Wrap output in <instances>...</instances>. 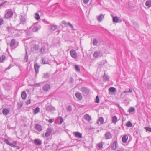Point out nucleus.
<instances>
[{"instance_id": "f257e3e1", "label": "nucleus", "mask_w": 151, "mask_h": 151, "mask_svg": "<svg viewBox=\"0 0 151 151\" xmlns=\"http://www.w3.org/2000/svg\"><path fill=\"white\" fill-rule=\"evenodd\" d=\"M43 47H42L40 49V52L41 53H45L48 51V45L46 43L42 44Z\"/></svg>"}, {"instance_id": "f03ea898", "label": "nucleus", "mask_w": 151, "mask_h": 151, "mask_svg": "<svg viewBox=\"0 0 151 151\" xmlns=\"http://www.w3.org/2000/svg\"><path fill=\"white\" fill-rule=\"evenodd\" d=\"M6 11V13L5 15V17L7 19L12 17L13 15V12L10 10H7Z\"/></svg>"}, {"instance_id": "7ed1b4c3", "label": "nucleus", "mask_w": 151, "mask_h": 151, "mask_svg": "<svg viewBox=\"0 0 151 151\" xmlns=\"http://www.w3.org/2000/svg\"><path fill=\"white\" fill-rule=\"evenodd\" d=\"M50 88L49 84H45L42 87V89L45 92L48 91Z\"/></svg>"}, {"instance_id": "20e7f679", "label": "nucleus", "mask_w": 151, "mask_h": 151, "mask_svg": "<svg viewBox=\"0 0 151 151\" xmlns=\"http://www.w3.org/2000/svg\"><path fill=\"white\" fill-rule=\"evenodd\" d=\"M32 35V32L30 29H27L26 32V37L28 39L31 37Z\"/></svg>"}, {"instance_id": "39448f33", "label": "nucleus", "mask_w": 151, "mask_h": 151, "mask_svg": "<svg viewBox=\"0 0 151 151\" xmlns=\"http://www.w3.org/2000/svg\"><path fill=\"white\" fill-rule=\"evenodd\" d=\"M70 54L71 57L73 58H77V54L75 50H70Z\"/></svg>"}, {"instance_id": "423d86ee", "label": "nucleus", "mask_w": 151, "mask_h": 151, "mask_svg": "<svg viewBox=\"0 0 151 151\" xmlns=\"http://www.w3.org/2000/svg\"><path fill=\"white\" fill-rule=\"evenodd\" d=\"M73 134L76 138H81L82 137V134L78 131L74 132Z\"/></svg>"}, {"instance_id": "0eeeda50", "label": "nucleus", "mask_w": 151, "mask_h": 151, "mask_svg": "<svg viewBox=\"0 0 151 151\" xmlns=\"http://www.w3.org/2000/svg\"><path fill=\"white\" fill-rule=\"evenodd\" d=\"M20 23L23 24H24L26 23V19L22 15L20 16Z\"/></svg>"}, {"instance_id": "6e6552de", "label": "nucleus", "mask_w": 151, "mask_h": 151, "mask_svg": "<svg viewBox=\"0 0 151 151\" xmlns=\"http://www.w3.org/2000/svg\"><path fill=\"white\" fill-rule=\"evenodd\" d=\"M52 132V129L51 128H48L47 129L45 134V136L46 137H49Z\"/></svg>"}, {"instance_id": "1a4fd4ad", "label": "nucleus", "mask_w": 151, "mask_h": 151, "mask_svg": "<svg viewBox=\"0 0 151 151\" xmlns=\"http://www.w3.org/2000/svg\"><path fill=\"white\" fill-rule=\"evenodd\" d=\"M46 109L48 111L52 112L55 110V108L51 105H49L46 107Z\"/></svg>"}, {"instance_id": "9d476101", "label": "nucleus", "mask_w": 151, "mask_h": 151, "mask_svg": "<svg viewBox=\"0 0 151 151\" xmlns=\"http://www.w3.org/2000/svg\"><path fill=\"white\" fill-rule=\"evenodd\" d=\"M104 17V15L101 14L96 17L98 21L99 22H101Z\"/></svg>"}, {"instance_id": "9b49d317", "label": "nucleus", "mask_w": 151, "mask_h": 151, "mask_svg": "<svg viewBox=\"0 0 151 151\" xmlns=\"http://www.w3.org/2000/svg\"><path fill=\"white\" fill-rule=\"evenodd\" d=\"M34 143L36 145H41L42 141L39 139H36L34 140Z\"/></svg>"}, {"instance_id": "f8f14e48", "label": "nucleus", "mask_w": 151, "mask_h": 151, "mask_svg": "<svg viewBox=\"0 0 151 151\" xmlns=\"http://www.w3.org/2000/svg\"><path fill=\"white\" fill-rule=\"evenodd\" d=\"M81 91L86 94H88L89 91V90L87 88L84 87L81 88Z\"/></svg>"}, {"instance_id": "ddd939ff", "label": "nucleus", "mask_w": 151, "mask_h": 151, "mask_svg": "<svg viewBox=\"0 0 151 151\" xmlns=\"http://www.w3.org/2000/svg\"><path fill=\"white\" fill-rule=\"evenodd\" d=\"M105 137L106 139H109L111 138L112 137L111 134L109 132H107L105 134Z\"/></svg>"}, {"instance_id": "4468645a", "label": "nucleus", "mask_w": 151, "mask_h": 151, "mask_svg": "<svg viewBox=\"0 0 151 151\" xmlns=\"http://www.w3.org/2000/svg\"><path fill=\"white\" fill-rule=\"evenodd\" d=\"M118 146L117 142L116 140L111 145V147L113 150H115Z\"/></svg>"}, {"instance_id": "2eb2a0df", "label": "nucleus", "mask_w": 151, "mask_h": 151, "mask_svg": "<svg viewBox=\"0 0 151 151\" xmlns=\"http://www.w3.org/2000/svg\"><path fill=\"white\" fill-rule=\"evenodd\" d=\"M104 121V118L102 117H100L99 118L97 123L99 125H100L103 123Z\"/></svg>"}, {"instance_id": "dca6fc26", "label": "nucleus", "mask_w": 151, "mask_h": 151, "mask_svg": "<svg viewBox=\"0 0 151 151\" xmlns=\"http://www.w3.org/2000/svg\"><path fill=\"white\" fill-rule=\"evenodd\" d=\"M35 129L38 131H40L42 130V127L41 125L38 124H36L35 126Z\"/></svg>"}, {"instance_id": "f3484780", "label": "nucleus", "mask_w": 151, "mask_h": 151, "mask_svg": "<svg viewBox=\"0 0 151 151\" xmlns=\"http://www.w3.org/2000/svg\"><path fill=\"white\" fill-rule=\"evenodd\" d=\"M40 68V66L38 65L37 63L35 64L34 65V68L36 74L39 72V69Z\"/></svg>"}, {"instance_id": "a211bd4d", "label": "nucleus", "mask_w": 151, "mask_h": 151, "mask_svg": "<svg viewBox=\"0 0 151 151\" xmlns=\"http://www.w3.org/2000/svg\"><path fill=\"white\" fill-rule=\"evenodd\" d=\"M83 117L85 120L88 122H90L91 119V116L88 114L84 115Z\"/></svg>"}, {"instance_id": "6ab92c4d", "label": "nucleus", "mask_w": 151, "mask_h": 151, "mask_svg": "<svg viewBox=\"0 0 151 151\" xmlns=\"http://www.w3.org/2000/svg\"><path fill=\"white\" fill-rule=\"evenodd\" d=\"M76 96L77 98L79 100H81L82 98V96L81 93L77 92L76 93Z\"/></svg>"}, {"instance_id": "aec40b11", "label": "nucleus", "mask_w": 151, "mask_h": 151, "mask_svg": "<svg viewBox=\"0 0 151 151\" xmlns=\"http://www.w3.org/2000/svg\"><path fill=\"white\" fill-rule=\"evenodd\" d=\"M2 112L4 115H6L8 114L9 111L7 109L5 108L3 109Z\"/></svg>"}, {"instance_id": "412c9836", "label": "nucleus", "mask_w": 151, "mask_h": 151, "mask_svg": "<svg viewBox=\"0 0 151 151\" xmlns=\"http://www.w3.org/2000/svg\"><path fill=\"white\" fill-rule=\"evenodd\" d=\"M21 97L23 100H25L27 97V94L24 91H23L21 94Z\"/></svg>"}, {"instance_id": "4be33fe9", "label": "nucleus", "mask_w": 151, "mask_h": 151, "mask_svg": "<svg viewBox=\"0 0 151 151\" xmlns=\"http://www.w3.org/2000/svg\"><path fill=\"white\" fill-rule=\"evenodd\" d=\"M128 139V137L127 136L125 135L123 136L122 138V142L124 143L127 142Z\"/></svg>"}, {"instance_id": "5701e85b", "label": "nucleus", "mask_w": 151, "mask_h": 151, "mask_svg": "<svg viewBox=\"0 0 151 151\" xmlns=\"http://www.w3.org/2000/svg\"><path fill=\"white\" fill-rule=\"evenodd\" d=\"M40 108L37 107H36L33 110V114H35L40 112Z\"/></svg>"}, {"instance_id": "b1692460", "label": "nucleus", "mask_w": 151, "mask_h": 151, "mask_svg": "<svg viewBox=\"0 0 151 151\" xmlns=\"http://www.w3.org/2000/svg\"><path fill=\"white\" fill-rule=\"evenodd\" d=\"M112 123L116 124L117 121V118L116 116H114L112 118Z\"/></svg>"}, {"instance_id": "393cba45", "label": "nucleus", "mask_w": 151, "mask_h": 151, "mask_svg": "<svg viewBox=\"0 0 151 151\" xmlns=\"http://www.w3.org/2000/svg\"><path fill=\"white\" fill-rule=\"evenodd\" d=\"M28 60V55L27 53V50H26V54L24 56L23 61L24 62H26Z\"/></svg>"}, {"instance_id": "a878e982", "label": "nucleus", "mask_w": 151, "mask_h": 151, "mask_svg": "<svg viewBox=\"0 0 151 151\" xmlns=\"http://www.w3.org/2000/svg\"><path fill=\"white\" fill-rule=\"evenodd\" d=\"M15 40L14 39H13L10 42V46L11 47H13L15 45Z\"/></svg>"}, {"instance_id": "bb28decb", "label": "nucleus", "mask_w": 151, "mask_h": 151, "mask_svg": "<svg viewBox=\"0 0 151 151\" xmlns=\"http://www.w3.org/2000/svg\"><path fill=\"white\" fill-rule=\"evenodd\" d=\"M113 17V21L114 22L117 23L119 21V18L115 16Z\"/></svg>"}, {"instance_id": "cd10ccee", "label": "nucleus", "mask_w": 151, "mask_h": 151, "mask_svg": "<svg viewBox=\"0 0 151 151\" xmlns=\"http://www.w3.org/2000/svg\"><path fill=\"white\" fill-rule=\"evenodd\" d=\"M17 142L16 141H14L12 143H10L9 146L12 147H17Z\"/></svg>"}, {"instance_id": "c85d7f7f", "label": "nucleus", "mask_w": 151, "mask_h": 151, "mask_svg": "<svg viewBox=\"0 0 151 151\" xmlns=\"http://www.w3.org/2000/svg\"><path fill=\"white\" fill-rule=\"evenodd\" d=\"M57 28V27L55 25H52L49 27V29L51 30V31L55 30Z\"/></svg>"}, {"instance_id": "c756f323", "label": "nucleus", "mask_w": 151, "mask_h": 151, "mask_svg": "<svg viewBox=\"0 0 151 151\" xmlns=\"http://www.w3.org/2000/svg\"><path fill=\"white\" fill-rule=\"evenodd\" d=\"M145 5L148 7H151V1H147L145 3Z\"/></svg>"}, {"instance_id": "7c9ffc66", "label": "nucleus", "mask_w": 151, "mask_h": 151, "mask_svg": "<svg viewBox=\"0 0 151 151\" xmlns=\"http://www.w3.org/2000/svg\"><path fill=\"white\" fill-rule=\"evenodd\" d=\"M126 125L128 127H130L132 126V124L130 121H128L126 124Z\"/></svg>"}, {"instance_id": "2f4dec72", "label": "nucleus", "mask_w": 151, "mask_h": 151, "mask_svg": "<svg viewBox=\"0 0 151 151\" xmlns=\"http://www.w3.org/2000/svg\"><path fill=\"white\" fill-rule=\"evenodd\" d=\"M100 54V52L97 51L95 52L93 54V56L95 58H97Z\"/></svg>"}, {"instance_id": "473e14b6", "label": "nucleus", "mask_w": 151, "mask_h": 151, "mask_svg": "<svg viewBox=\"0 0 151 151\" xmlns=\"http://www.w3.org/2000/svg\"><path fill=\"white\" fill-rule=\"evenodd\" d=\"M133 91L132 89V88H130L129 91H124L122 93V94L124 93H131Z\"/></svg>"}, {"instance_id": "72a5a7b5", "label": "nucleus", "mask_w": 151, "mask_h": 151, "mask_svg": "<svg viewBox=\"0 0 151 151\" xmlns=\"http://www.w3.org/2000/svg\"><path fill=\"white\" fill-rule=\"evenodd\" d=\"M103 142L101 141L100 142L97 144V146L99 148H101L103 147Z\"/></svg>"}, {"instance_id": "f704fd0d", "label": "nucleus", "mask_w": 151, "mask_h": 151, "mask_svg": "<svg viewBox=\"0 0 151 151\" xmlns=\"http://www.w3.org/2000/svg\"><path fill=\"white\" fill-rule=\"evenodd\" d=\"M98 41L96 38L94 39L93 40V44L94 46H96L98 43Z\"/></svg>"}, {"instance_id": "c9c22d12", "label": "nucleus", "mask_w": 151, "mask_h": 151, "mask_svg": "<svg viewBox=\"0 0 151 151\" xmlns=\"http://www.w3.org/2000/svg\"><path fill=\"white\" fill-rule=\"evenodd\" d=\"M32 31L33 32H35L38 30L37 27L36 26H33L32 27Z\"/></svg>"}, {"instance_id": "e433bc0d", "label": "nucleus", "mask_w": 151, "mask_h": 151, "mask_svg": "<svg viewBox=\"0 0 151 151\" xmlns=\"http://www.w3.org/2000/svg\"><path fill=\"white\" fill-rule=\"evenodd\" d=\"M23 104L22 102H18L17 103V108L18 109H20L22 106Z\"/></svg>"}, {"instance_id": "4c0bfd02", "label": "nucleus", "mask_w": 151, "mask_h": 151, "mask_svg": "<svg viewBox=\"0 0 151 151\" xmlns=\"http://www.w3.org/2000/svg\"><path fill=\"white\" fill-rule=\"evenodd\" d=\"M34 17L37 20H38L40 18L39 15L38 13H35Z\"/></svg>"}, {"instance_id": "58836bf2", "label": "nucleus", "mask_w": 151, "mask_h": 151, "mask_svg": "<svg viewBox=\"0 0 151 151\" xmlns=\"http://www.w3.org/2000/svg\"><path fill=\"white\" fill-rule=\"evenodd\" d=\"M109 91L111 92H115L116 91V89L114 87H111L109 88Z\"/></svg>"}, {"instance_id": "ea45409f", "label": "nucleus", "mask_w": 151, "mask_h": 151, "mask_svg": "<svg viewBox=\"0 0 151 151\" xmlns=\"http://www.w3.org/2000/svg\"><path fill=\"white\" fill-rule=\"evenodd\" d=\"M5 58V56L4 55H2L0 57V63L2 62Z\"/></svg>"}, {"instance_id": "a19ab883", "label": "nucleus", "mask_w": 151, "mask_h": 151, "mask_svg": "<svg viewBox=\"0 0 151 151\" xmlns=\"http://www.w3.org/2000/svg\"><path fill=\"white\" fill-rule=\"evenodd\" d=\"M135 110V108L133 107H130L128 110V111L129 112H134Z\"/></svg>"}, {"instance_id": "79ce46f5", "label": "nucleus", "mask_w": 151, "mask_h": 151, "mask_svg": "<svg viewBox=\"0 0 151 151\" xmlns=\"http://www.w3.org/2000/svg\"><path fill=\"white\" fill-rule=\"evenodd\" d=\"M49 75L48 73H45L43 74V78H47L49 77Z\"/></svg>"}, {"instance_id": "37998d69", "label": "nucleus", "mask_w": 151, "mask_h": 151, "mask_svg": "<svg viewBox=\"0 0 151 151\" xmlns=\"http://www.w3.org/2000/svg\"><path fill=\"white\" fill-rule=\"evenodd\" d=\"M42 63L43 64L47 63V62L45 60V59L43 58H42L41 59Z\"/></svg>"}, {"instance_id": "c03bdc74", "label": "nucleus", "mask_w": 151, "mask_h": 151, "mask_svg": "<svg viewBox=\"0 0 151 151\" xmlns=\"http://www.w3.org/2000/svg\"><path fill=\"white\" fill-rule=\"evenodd\" d=\"M103 78L104 80L105 81H106L108 79V76H107L105 75H104L103 76Z\"/></svg>"}, {"instance_id": "a18cd8bd", "label": "nucleus", "mask_w": 151, "mask_h": 151, "mask_svg": "<svg viewBox=\"0 0 151 151\" xmlns=\"http://www.w3.org/2000/svg\"><path fill=\"white\" fill-rule=\"evenodd\" d=\"M67 111H70L72 110V107L71 106L69 105L67 108Z\"/></svg>"}, {"instance_id": "49530a36", "label": "nucleus", "mask_w": 151, "mask_h": 151, "mask_svg": "<svg viewBox=\"0 0 151 151\" xmlns=\"http://www.w3.org/2000/svg\"><path fill=\"white\" fill-rule=\"evenodd\" d=\"M145 129L147 131L151 132V128L149 127H145Z\"/></svg>"}, {"instance_id": "de8ad7c7", "label": "nucleus", "mask_w": 151, "mask_h": 151, "mask_svg": "<svg viewBox=\"0 0 151 151\" xmlns=\"http://www.w3.org/2000/svg\"><path fill=\"white\" fill-rule=\"evenodd\" d=\"M68 25L69 26H70L72 28V29L74 30V29L73 26V25H72V24L71 23H70L69 22H68Z\"/></svg>"}, {"instance_id": "09e8293b", "label": "nucleus", "mask_w": 151, "mask_h": 151, "mask_svg": "<svg viewBox=\"0 0 151 151\" xmlns=\"http://www.w3.org/2000/svg\"><path fill=\"white\" fill-rule=\"evenodd\" d=\"M4 142L6 144L9 145H10V143L9 142V141L7 139H5L4 140Z\"/></svg>"}, {"instance_id": "8fccbe9b", "label": "nucleus", "mask_w": 151, "mask_h": 151, "mask_svg": "<svg viewBox=\"0 0 151 151\" xmlns=\"http://www.w3.org/2000/svg\"><path fill=\"white\" fill-rule=\"evenodd\" d=\"M95 102L96 103H99V99L98 96L96 97Z\"/></svg>"}, {"instance_id": "3c124183", "label": "nucleus", "mask_w": 151, "mask_h": 151, "mask_svg": "<svg viewBox=\"0 0 151 151\" xmlns=\"http://www.w3.org/2000/svg\"><path fill=\"white\" fill-rule=\"evenodd\" d=\"M75 68L78 71H79L80 70V69L79 68V67L77 65H75Z\"/></svg>"}, {"instance_id": "603ef678", "label": "nucleus", "mask_w": 151, "mask_h": 151, "mask_svg": "<svg viewBox=\"0 0 151 151\" xmlns=\"http://www.w3.org/2000/svg\"><path fill=\"white\" fill-rule=\"evenodd\" d=\"M33 48L35 50H37L38 49L39 47H38V46L37 45H34L33 46Z\"/></svg>"}, {"instance_id": "864d4df0", "label": "nucleus", "mask_w": 151, "mask_h": 151, "mask_svg": "<svg viewBox=\"0 0 151 151\" xmlns=\"http://www.w3.org/2000/svg\"><path fill=\"white\" fill-rule=\"evenodd\" d=\"M55 45H56V46L57 47H59L60 45V42L59 41H58L57 42L56 44Z\"/></svg>"}, {"instance_id": "5fc2aeb1", "label": "nucleus", "mask_w": 151, "mask_h": 151, "mask_svg": "<svg viewBox=\"0 0 151 151\" xmlns=\"http://www.w3.org/2000/svg\"><path fill=\"white\" fill-rule=\"evenodd\" d=\"M89 1V0H83V2L85 4H86L88 3Z\"/></svg>"}, {"instance_id": "6e6d98bb", "label": "nucleus", "mask_w": 151, "mask_h": 151, "mask_svg": "<svg viewBox=\"0 0 151 151\" xmlns=\"http://www.w3.org/2000/svg\"><path fill=\"white\" fill-rule=\"evenodd\" d=\"M3 20L0 18V25H2L3 24Z\"/></svg>"}, {"instance_id": "4d7b16f0", "label": "nucleus", "mask_w": 151, "mask_h": 151, "mask_svg": "<svg viewBox=\"0 0 151 151\" xmlns=\"http://www.w3.org/2000/svg\"><path fill=\"white\" fill-rule=\"evenodd\" d=\"M31 103V100L30 99H29L28 100L27 102H26V104H27V105H28L29 104H30Z\"/></svg>"}, {"instance_id": "13d9d810", "label": "nucleus", "mask_w": 151, "mask_h": 151, "mask_svg": "<svg viewBox=\"0 0 151 151\" xmlns=\"http://www.w3.org/2000/svg\"><path fill=\"white\" fill-rule=\"evenodd\" d=\"M53 120H54L53 119H49L48 121V122L50 123H51L53 122Z\"/></svg>"}, {"instance_id": "bf43d9fd", "label": "nucleus", "mask_w": 151, "mask_h": 151, "mask_svg": "<svg viewBox=\"0 0 151 151\" xmlns=\"http://www.w3.org/2000/svg\"><path fill=\"white\" fill-rule=\"evenodd\" d=\"M34 86H36L37 87H38L40 85V83H35V84H34Z\"/></svg>"}, {"instance_id": "052dcab7", "label": "nucleus", "mask_w": 151, "mask_h": 151, "mask_svg": "<svg viewBox=\"0 0 151 151\" xmlns=\"http://www.w3.org/2000/svg\"><path fill=\"white\" fill-rule=\"evenodd\" d=\"M63 118L62 117H60V124H61L63 122Z\"/></svg>"}, {"instance_id": "680f3d73", "label": "nucleus", "mask_w": 151, "mask_h": 151, "mask_svg": "<svg viewBox=\"0 0 151 151\" xmlns=\"http://www.w3.org/2000/svg\"><path fill=\"white\" fill-rule=\"evenodd\" d=\"M12 66H11V65H10L9 66H8L6 68V70H8L10 69V68H11Z\"/></svg>"}, {"instance_id": "e2e57ef3", "label": "nucleus", "mask_w": 151, "mask_h": 151, "mask_svg": "<svg viewBox=\"0 0 151 151\" xmlns=\"http://www.w3.org/2000/svg\"><path fill=\"white\" fill-rule=\"evenodd\" d=\"M11 28V27H7V29L9 32H10L11 31V30H10Z\"/></svg>"}, {"instance_id": "0e129e2a", "label": "nucleus", "mask_w": 151, "mask_h": 151, "mask_svg": "<svg viewBox=\"0 0 151 151\" xmlns=\"http://www.w3.org/2000/svg\"><path fill=\"white\" fill-rule=\"evenodd\" d=\"M62 24H65H65H66V22L65 21H63L62 22Z\"/></svg>"}, {"instance_id": "69168bd1", "label": "nucleus", "mask_w": 151, "mask_h": 151, "mask_svg": "<svg viewBox=\"0 0 151 151\" xmlns=\"http://www.w3.org/2000/svg\"><path fill=\"white\" fill-rule=\"evenodd\" d=\"M4 4V3H2L0 4V7L2 6Z\"/></svg>"}, {"instance_id": "338daca9", "label": "nucleus", "mask_w": 151, "mask_h": 151, "mask_svg": "<svg viewBox=\"0 0 151 151\" xmlns=\"http://www.w3.org/2000/svg\"><path fill=\"white\" fill-rule=\"evenodd\" d=\"M17 147V148L18 149H20V147H19V146H17V147Z\"/></svg>"}, {"instance_id": "774afa93", "label": "nucleus", "mask_w": 151, "mask_h": 151, "mask_svg": "<svg viewBox=\"0 0 151 151\" xmlns=\"http://www.w3.org/2000/svg\"><path fill=\"white\" fill-rule=\"evenodd\" d=\"M117 151H123V150L122 149H120L119 150H117Z\"/></svg>"}]
</instances>
